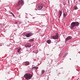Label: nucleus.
Listing matches in <instances>:
<instances>
[{
	"mask_svg": "<svg viewBox=\"0 0 80 80\" xmlns=\"http://www.w3.org/2000/svg\"><path fill=\"white\" fill-rule=\"evenodd\" d=\"M71 30H74L75 27L79 25V23L78 22H73L71 23Z\"/></svg>",
	"mask_w": 80,
	"mask_h": 80,
	"instance_id": "1",
	"label": "nucleus"
},
{
	"mask_svg": "<svg viewBox=\"0 0 80 80\" xmlns=\"http://www.w3.org/2000/svg\"><path fill=\"white\" fill-rule=\"evenodd\" d=\"M24 77H25V78H26V80H28L32 78V75L29 74H26L24 75Z\"/></svg>",
	"mask_w": 80,
	"mask_h": 80,
	"instance_id": "2",
	"label": "nucleus"
},
{
	"mask_svg": "<svg viewBox=\"0 0 80 80\" xmlns=\"http://www.w3.org/2000/svg\"><path fill=\"white\" fill-rule=\"evenodd\" d=\"M55 35L51 36L50 38H53V39H57V38H58V33H56Z\"/></svg>",
	"mask_w": 80,
	"mask_h": 80,
	"instance_id": "3",
	"label": "nucleus"
},
{
	"mask_svg": "<svg viewBox=\"0 0 80 80\" xmlns=\"http://www.w3.org/2000/svg\"><path fill=\"white\" fill-rule=\"evenodd\" d=\"M23 4H24V2H23V1H22V0H21V1H19L18 4H17V6H20V5H22H22H23Z\"/></svg>",
	"mask_w": 80,
	"mask_h": 80,
	"instance_id": "4",
	"label": "nucleus"
},
{
	"mask_svg": "<svg viewBox=\"0 0 80 80\" xmlns=\"http://www.w3.org/2000/svg\"><path fill=\"white\" fill-rule=\"evenodd\" d=\"M43 7V4H40L39 5L38 7V10H42Z\"/></svg>",
	"mask_w": 80,
	"mask_h": 80,
	"instance_id": "5",
	"label": "nucleus"
},
{
	"mask_svg": "<svg viewBox=\"0 0 80 80\" xmlns=\"http://www.w3.org/2000/svg\"><path fill=\"white\" fill-rule=\"evenodd\" d=\"M72 38L71 36H68L67 38L66 39V42H68L69 40H71Z\"/></svg>",
	"mask_w": 80,
	"mask_h": 80,
	"instance_id": "6",
	"label": "nucleus"
},
{
	"mask_svg": "<svg viewBox=\"0 0 80 80\" xmlns=\"http://www.w3.org/2000/svg\"><path fill=\"white\" fill-rule=\"evenodd\" d=\"M32 33L31 32H30L29 33H27L26 34V37L28 38V37H30V36H32Z\"/></svg>",
	"mask_w": 80,
	"mask_h": 80,
	"instance_id": "7",
	"label": "nucleus"
},
{
	"mask_svg": "<svg viewBox=\"0 0 80 80\" xmlns=\"http://www.w3.org/2000/svg\"><path fill=\"white\" fill-rule=\"evenodd\" d=\"M25 46L26 47H31V44L30 43H28L26 44Z\"/></svg>",
	"mask_w": 80,
	"mask_h": 80,
	"instance_id": "8",
	"label": "nucleus"
},
{
	"mask_svg": "<svg viewBox=\"0 0 80 80\" xmlns=\"http://www.w3.org/2000/svg\"><path fill=\"white\" fill-rule=\"evenodd\" d=\"M29 64H30V63H29V62L27 61L25 62V65L26 66H27V65H29Z\"/></svg>",
	"mask_w": 80,
	"mask_h": 80,
	"instance_id": "9",
	"label": "nucleus"
},
{
	"mask_svg": "<svg viewBox=\"0 0 80 80\" xmlns=\"http://www.w3.org/2000/svg\"><path fill=\"white\" fill-rule=\"evenodd\" d=\"M47 43H48V44H50V43H51V40H47Z\"/></svg>",
	"mask_w": 80,
	"mask_h": 80,
	"instance_id": "10",
	"label": "nucleus"
},
{
	"mask_svg": "<svg viewBox=\"0 0 80 80\" xmlns=\"http://www.w3.org/2000/svg\"><path fill=\"white\" fill-rule=\"evenodd\" d=\"M32 68H35L36 70H37L38 68V67L37 66H35L32 67Z\"/></svg>",
	"mask_w": 80,
	"mask_h": 80,
	"instance_id": "11",
	"label": "nucleus"
},
{
	"mask_svg": "<svg viewBox=\"0 0 80 80\" xmlns=\"http://www.w3.org/2000/svg\"><path fill=\"white\" fill-rule=\"evenodd\" d=\"M21 50V48H19V49H18V53H20V51Z\"/></svg>",
	"mask_w": 80,
	"mask_h": 80,
	"instance_id": "12",
	"label": "nucleus"
},
{
	"mask_svg": "<svg viewBox=\"0 0 80 80\" xmlns=\"http://www.w3.org/2000/svg\"><path fill=\"white\" fill-rule=\"evenodd\" d=\"M41 73H42V74L44 73H45V70H42V71Z\"/></svg>",
	"mask_w": 80,
	"mask_h": 80,
	"instance_id": "13",
	"label": "nucleus"
},
{
	"mask_svg": "<svg viewBox=\"0 0 80 80\" xmlns=\"http://www.w3.org/2000/svg\"><path fill=\"white\" fill-rule=\"evenodd\" d=\"M61 13H62V11H59V13H58V14H61Z\"/></svg>",
	"mask_w": 80,
	"mask_h": 80,
	"instance_id": "14",
	"label": "nucleus"
},
{
	"mask_svg": "<svg viewBox=\"0 0 80 80\" xmlns=\"http://www.w3.org/2000/svg\"><path fill=\"white\" fill-rule=\"evenodd\" d=\"M74 8V10H77V6H75Z\"/></svg>",
	"mask_w": 80,
	"mask_h": 80,
	"instance_id": "15",
	"label": "nucleus"
},
{
	"mask_svg": "<svg viewBox=\"0 0 80 80\" xmlns=\"http://www.w3.org/2000/svg\"><path fill=\"white\" fill-rule=\"evenodd\" d=\"M63 15L64 17H67V16L66 15V14L65 13H63Z\"/></svg>",
	"mask_w": 80,
	"mask_h": 80,
	"instance_id": "16",
	"label": "nucleus"
},
{
	"mask_svg": "<svg viewBox=\"0 0 80 80\" xmlns=\"http://www.w3.org/2000/svg\"><path fill=\"white\" fill-rule=\"evenodd\" d=\"M29 41L30 42H33V39H31L29 40Z\"/></svg>",
	"mask_w": 80,
	"mask_h": 80,
	"instance_id": "17",
	"label": "nucleus"
},
{
	"mask_svg": "<svg viewBox=\"0 0 80 80\" xmlns=\"http://www.w3.org/2000/svg\"><path fill=\"white\" fill-rule=\"evenodd\" d=\"M9 13H10L11 14H13V13H12V12H11L10 11H9Z\"/></svg>",
	"mask_w": 80,
	"mask_h": 80,
	"instance_id": "18",
	"label": "nucleus"
},
{
	"mask_svg": "<svg viewBox=\"0 0 80 80\" xmlns=\"http://www.w3.org/2000/svg\"><path fill=\"white\" fill-rule=\"evenodd\" d=\"M18 24H20V22L18 21H17V25H18Z\"/></svg>",
	"mask_w": 80,
	"mask_h": 80,
	"instance_id": "19",
	"label": "nucleus"
},
{
	"mask_svg": "<svg viewBox=\"0 0 80 80\" xmlns=\"http://www.w3.org/2000/svg\"><path fill=\"white\" fill-rule=\"evenodd\" d=\"M38 51H36V54H37V53H38Z\"/></svg>",
	"mask_w": 80,
	"mask_h": 80,
	"instance_id": "20",
	"label": "nucleus"
},
{
	"mask_svg": "<svg viewBox=\"0 0 80 80\" xmlns=\"http://www.w3.org/2000/svg\"><path fill=\"white\" fill-rule=\"evenodd\" d=\"M14 23L15 24H17V21L15 22Z\"/></svg>",
	"mask_w": 80,
	"mask_h": 80,
	"instance_id": "21",
	"label": "nucleus"
},
{
	"mask_svg": "<svg viewBox=\"0 0 80 80\" xmlns=\"http://www.w3.org/2000/svg\"><path fill=\"white\" fill-rule=\"evenodd\" d=\"M62 13H61V14H59V15L60 16L59 17H61V15H62Z\"/></svg>",
	"mask_w": 80,
	"mask_h": 80,
	"instance_id": "22",
	"label": "nucleus"
},
{
	"mask_svg": "<svg viewBox=\"0 0 80 80\" xmlns=\"http://www.w3.org/2000/svg\"><path fill=\"white\" fill-rule=\"evenodd\" d=\"M12 15H13V17H15V15H14V14H13V13L12 14Z\"/></svg>",
	"mask_w": 80,
	"mask_h": 80,
	"instance_id": "23",
	"label": "nucleus"
},
{
	"mask_svg": "<svg viewBox=\"0 0 80 80\" xmlns=\"http://www.w3.org/2000/svg\"><path fill=\"white\" fill-rule=\"evenodd\" d=\"M36 59H34V61H36Z\"/></svg>",
	"mask_w": 80,
	"mask_h": 80,
	"instance_id": "24",
	"label": "nucleus"
},
{
	"mask_svg": "<svg viewBox=\"0 0 80 80\" xmlns=\"http://www.w3.org/2000/svg\"><path fill=\"white\" fill-rule=\"evenodd\" d=\"M65 57V55H64V56H63V57Z\"/></svg>",
	"mask_w": 80,
	"mask_h": 80,
	"instance_id": "25",
	"label": "nucleus"
},
{
	"mask_svg": "<svg viewBox=\"0 0 80 80\" xmlns=\"http://www.w3.org/2000/svg\"><path fill=\"white\" fill-rule=\"evenodd\" d=\"M19 17H20V15H19Z\"/></svg>",
	"mask_w": 80,
	"mask_h": 80,
	"instance_id": "26",
	"label": "nucleus"
},
{
	"mask_svg": "<svg viewBox=\"0 0 80 80\" xmlns=\"http://www.w3.org/2000/svg\"><path fill=\"white\" fill-rule=\"evenodd\" d=\"M18 60H19V59H18Z\"/></svg>",
	"mask_w": 80,
	"mask_h": 80,
	"instance_id": "27",
	"label": "nucleus"
},
{
	"mask_svg": "<svg viewBox=\"0 0 80 80\" xmlns=\"http://www.w3.org/2000/svg\"><path fill=\"white\" fill-rule=\"evenodd\" d=\"M16 61H17V60H16V61H15V62H16Z\"/></svg>",
	"mask_w": 80,
	"mask_h": 80,
	"instance_id": "28",
	"label": "nucleus"
}]
</instances>
